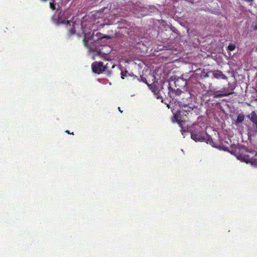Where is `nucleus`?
Masks as SVG:
<instances>
[{
	"label": "nucleus",
	"instance_id": "nucleus-11",
	"mask_svg": "<svg viewBox=\"0 0 257 257\" xmlns=\"http://www.w3.org/2000/svg\"><path fill=\"white\" fill-rule=\"evenodd\" d=\"M212 75L216 79H221L223 80H227V77L220 70L214 71L212 72Z\"/></svg>",
	"mask_w": 257,
	"mask_h": 257
},
{
	"label": "nucleus",
	"instance_id": "nucleus-5",
	"mask_svg": "<svg viewBox=\"0 0 257 257\" xmlns=\"http://www.w3.org/2000/svg\"><path fill=\"white\" fill-rule=\"evenodd\" d=\"M195 130L191 132V139L196 142H202L205 140L203 128L199 125L195 126Z\"/></svg>",
	"mask_w": 257,
	"mask_h": 257
},
{
	"label": "nucleus",
	"instance_id": "nucleus-3",
	"mask_svg": "<svg viewBox=\"0 0 257 257\" xmlns=\"http://www.w3.org/2000/svg\"><path fill=\"white\" fill-rule=\"evenodd\" d=\"M257 153L255 151H248L246 148L240 150L237 158L244 162L250 163L253 161Z\"/></svg>",
	"mask_w": 257,
	"mask_h": 257
},
{
	"label": "nucleus",
	"instance_id": "nucleus-1",
	"mask_svg": "<svg viewBox=\"0 0 257 257\" xmlns=\"http://www.w3.org/2000/svg\"><path fill=\"white\" fill-rule=\"evenodd\" d=\"M159 93L164 94L165 97L172 98L178 101L180 106L184 107V108H186L192 102L191 94L188 91L178 90L177 91H174L169 90L167 93H166L164 87H162L159 90Z\"/></svg>",
	"mask_w": 257,
	"mask_h": 257
},
{
	"label": "nucleus",
	"instance_id": "nucleus-23",
	"mask_svg": "<svg viewBox=\"0 0 257 257\" xmlns=\"http://www.w3.org/2000/svg\"><path fill=\"white\" fill-rule=\"evenodd\" d=\"M41 1H43V2H46L47 1V0H41Z\"/></svg>",
	"mask_w": 257,
	"mask_h": 257
},
{
	"label": "nucleus",
	"instance_id": "nucleus-22",
	"mask_svg": "<svg viewBox=\"0 0 257 257\" xmlns=\"http://www.w3.org/2000/svg\"><path fill=\"white\" fill-rule=\"evenodd\" d=\"M70 22H69V21H67V24H68H68H69V25H70Z\"/></svg>",
	"mask_w": 257,
	"mask_h": 257
},
{
	"label": "nucleus",
	"instance_id": "nucleus-10",
	"mask_svg": "<svg viewBox=\"0 0 257 257\" xmlns=\"http://www.w3.org/2000/svg\"><path fill=\"white\" fill-rule=\"evenodd\" d=\"M246 117L250 119L252 123L255 124V131L257 132V114L255 111H252L250 114L246 115Z\"/></svg>",
	"mask_w": 257,
	"mask_h": 257
},
{
	"label": "nucleus",
	"instance_id": "nucleus-17",
	"mask_svg": "<svg viewBox=\"0 0 257 257\" xmlns=\"http://www.w3.org/2000/svg\"><path fill=\"white\" fill-rule=\"evenodd\" d=\"M75 33V30L74 29H70L69 30V33H70V35H72L73 34H74Z\"/></svg>",
	"mask_w": 257,
	"mask_h": 257
},
{
	"label": "nucleus",
	"instance_id": "nucleus-14",
	"mask_svg": "<svg viewBox=\"0 0 257 257\" xmlns=\"http://www.w3.org/2000/svg\"><path fill=\"white\" fill-rule=\"evenodd\" d=\"M251 165L257 167V154H256V156L254 159V160L251 163Z\"/></svg>",
	"mask_w": 257,
	"mask_h": 257
},
{
	"label": "nucleus",
	"instance_id": "nucleus-15",
	"mask_svg": "<svg viewBox=\"0 0 257 257\" xmlns=\"http://www.w3.org/2000/svg\"><path fill=\"white\" fill-rule=\"evenodd\" d=\"M50 8L51 9H52V10H55V4L53 3H50Z\"/></svg>",
	"mask_w": 257,
	"mask_h": 257
},
{
	"label": "nucleus",
	"instance_id": "nucleus-2",
	"mask_svg": "<svg viewBox=\"0 0 257 257\" xmlns=\"http://www.w3.org/2000/svg\"><path fill=\"white\" fill-rule=\"evenodd\" d=\"M186 108L179 110L174 114L173 118V121L177 122L181 127H182V122L188 121L189 117L192 114L193 109L191 107L187 106Z\"/></svg>",
	"mask_w": 257,
	"mask_h": 257
},
{
	"label": "nucleus",
	"instance_id": "nucleus-9",
	"mask_svg": "<svg viewBox=\"0 0 257 257\" xmlns=\"http://www.w3.org/2000/svg\"><path fill=\"white\" fill-rule=\"evenodd\" d=\"M91 67L94 73L98 74L103 73V62H94L92 63Z\"/></svg>",
	"mask_w": 257,
	"mask_h": 257
},
{
	"label": "nucleus",
	"instance_id": "nucleus-13",
	"mask_svg": "<svg viewBox=\"0 0 257 257\" xmlns=\"http://www.w3.org/2000/svg\"><path fill=\"white\" fill-rule=\"evenodd\" d=\"M235 49V46L234 44L232 43L229 44V46H227V50L229 51H234Z\"/></svg>",
	"mask_w": 257,
	"mask_h": 257
},
{
	"label": "nucleus",
	"instance_id": "nucleus-16",
	"mask_svg": "<svg viewBox=\"0 0 257 257\" xmlns=\"http://www.w3.org/2000/svg\"><path fill=\"white\" fill-rule=\"evenodd\" d=\"M121 77L122 79H124V78L126 77V75L125 73H124L123 72L121 71Z\"/></svg>",
	"mask_w": 257,
	"mask_h": 257
},
{
	"label": "nucleus",
	"instance_id": "nucleus-7",
	"mask_svg": "<svg viewBox=\"0 0 257 257\" xmlns=\"http://www.w3.org/2000/svg\"><path fill=\"white\" fill-rule=\"evenodd\" d=\"M228 85H229L228 88H222L220 90L217 91L215 93H214L213 97L221 98L234 93L233 90H234L235 88L231 87L230 89V84L229 83Z\"/></svg>",
	"mask_w": 257,
	"mask_h": 257
},
{
	"label": "nucleus",
	"instance_id": "nucleus-18",
	"mask_svg": "<svg viewBox=\"0 0 257 257\" xmlns=\"http://www.w3.org/2000/svg\"><path fill=\"white\" fill-rule=\"evenodd\" d=\"M243 1H245V2H248V3H252L253 2V0H243Z\"/></svg>",
	"mask_w": 257,
	"mask_h": 257
},
{
	"label": "nucleus",
	"instance_id": "nucleus-12",
	"mask_svg": "<svg viewBox=\"0 0 257 257\" xmlns=\"http://www.w3.org/2000/svg\"><path fill=\"white\" fill-rule=\"evenodd\" d=\"M244 119V115L243 114H239L237 115V118L235 120L236 124H239L242 123Z\"/></svg>",
	"mask_w": 257,
	"mask_h": 257
},
{
	"label": "nucleus",
	"instance_id": "nucleus-21",
	"mask_svg": "<svg viewBox=\"0 0 257 257\" xmlns=\"http://www.w3.org/2000/svg\"><path fill=\"white\" fill-rule=\"evenodd\" d=\"M118 110L121 113H122V111L121 110L120 108L119 107H118Z\"/></svg>",
	"mask_w": 257,
	"mask_h": 257
},
{
	"label": "nucleus",
	"instance_id": "nucleus-19",
	"mask_svg": "<svg viewBox=\"0 0 257 257\" xmlns=\"http://www.w3.org/2000/svg\"><path fill=\"white\" fill-rule=\"evenodd\" d=\"M253 30H257V23L254 26Z\"/></svg>",
	"mask_w": 257,
	"mask_h": 257
},
{
	"label": "nucleus",
	"instance_id": "nucleus-4",
	"mask_svg": "<svg viewBox=\"0 0 257 257\" xmlns=\"http://www.w3.org/2000/svg\"><path fill=\"white\" fill-rule=\"evenodd\" d=\"M175 88L173 89L170 86V84H168L167 86V89L165 90V93L167 94V92L169 90H173L174 91H177L178 90L181 91L182 89H184L185 86L187 85L186 80L181 77H179L176 79L174 82Z\"/></svg>",
	"mask_w": 257,
	"mask_h": 257
},
{
	"label": "nucleus",
	"instance_id": "nucleus-8",
	"mask_svg": "<svg viewBox=\"0 0 257 257\" xmlns=\"http://www.w3.org/2000/svg\"><path fill=\"white\" fill-rule=\"evenodd\" d=\"M84 37H83V44L84 46L88 48H91V44L93 41V34H91V32L86 33L83 31Z\"/></svg>",
	"mask_w": 257,
	"mask_h": 257
},
{
	"label": "nucleus",
	"instance_id": "nucleus-6",
	"mask_svg": "<svg viewBox=\"0 0 257 257\" xmlns=\"http://www.w3.org/2000/svg\"><path fill=\"white\" fill-rule=\"evenodd\" d=\"M103 73H105L108 77L111 76L113 73V69L116 68L117 71L121 70L119 66H117L116 64L112 63L111 61H108L105 64H103Z\"/></svg>",
	"mask_w": 257,
	"mask_h": 257
},
{
	"label": "nucleus",
	"instance_id": "nucleus-20",
	"mask_svg": "<svg viewBox=\"0 0 257 257\" xmlns=\"http://www.w3.org/2000/svg\"><path fill=\"white\" fill-rule=\"evenodd\" d=\"M65 133H67L68 134L73 135V133H70L69 131H65Z\"/></svg>",
	"mask_w": 257,
	"mask_h": 257
}]
</instances>
